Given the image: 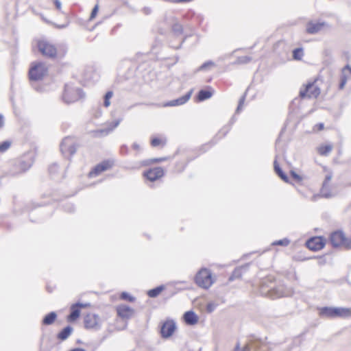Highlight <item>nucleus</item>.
I'll use <instances>...</instances> for the list:
<instances>
[{
  "instance_id": "obj_1",
  "label": "nucleus",
  "mask_w": 351,
  "mask_h": 351,
  "mask_svg": "<svg viewBox=\"0 0 351 351\" xmlns=\"http://www.w3.org/2000/svg\"><path fill=\"white\" fill-rule=\"evenodd\" d=\"M34 47L43 56L47 58H56L59 53L57 47L46 38L36 39Z\"/></svg>"
},
{
  "instance_id": "obj_2",
  "label": "nucleus",
  "mask_w": 351,
  "mask_h": 351,
  "mask_svg": "<svg viewBox=\"0 0 351 351\" xmlns=\"http://www.w3.org/2000/svg\"><path fill=\"white\" fill-rule=\"evenodd\" d=\"M319 77H317L312 80L308 81L304 84L299 91V97L300 99H316L320 93L321 90L317 85V82L319 80Z\"/></svg>"
},
{
  "instance_id": "obj_3",
  "label": "nucleus",
  "mask_w": 351,
  "mask_h": 351,
  "mask_svg": "<svg viewBox=\"0 0 351 351\" xmlns=\"http://www.w3.org/2000/svg\"><path fill=\"white\" fill-rule=\"evenodd\" d=\"M319 315L322 317L328 318L351 317V308L341 307H323L319 309Z\"/></svg>"
},
{
  "instance_id": "obj_4",
  "label": "nucleus",
  "mask_w": 351,
  "mask_h": 351,
  "mask_svg": "<svg viewBox=\"0 0 351 351\" xmlns=\"http://www.w3.org/2000/svg\"><path fill=\"white\" fill-rule=\"evenodd\" d=\"M48 73V68L43 62H34L31 64L28 76L32 81L42 80Z\"/></svg>"
},
{
  "instance_id": "obj_5",
  "label": "nucleus",
  "mask_w": 351,
  "mask_h": 351,
  "mask_svg": "<svg viewBox=\"0 0 351 351\" xmlns=\"http://www.w3.org/2000/svg\"><path fill=\"white\" fill-rule=\"evenodd\" d=\"M194 281L198 287L207 289L213 284L214 278L210 269L202 268L196 274Z\"/></svg>"
},
{
  "instance_id": "obj_6",
  "label": "nucleus",
  "mask_w": 351,
  "mask_h": 351,
  "mask_svg": "<svg viewBox=\"0 0 351 351\" xmlns=\"http://www.w3.org/2000/svg\"><path fill=\"white\" fill-rule=\"evenodd\" d=\"M329 240L333 247H344L351 249V239L347 237L341 230L332 232L330 235Z\"/></svg>"
},
{
  "instance_id": "obj_7",
  "label": "nucleus",
  "mask_w": 351,
  "mask_h": 351,
  "mask_svg": "<svg viewBox=\"0 0 351 351\" xmlns=\"http://www.w3.org/2000/svg\"><path fill=\"white\" fill-rule=\"evenodd\" d=\"M84 97L82 89L66 84L62 94V99L68 104L77 101Z\"/></svg>"
},
{
  "instance_id": "obj_8",
  "label": "nucleus",
  "mask_w": 351,
  "mask_h": 351,
  "mask_svg": "<svg viewBox=\"0 0 351 351\" xmlns=\"http://www.w3.org/2000/svg\"><path fill=\"white\" fill-rule=\"evenodd\" d=\"M77 143L74 138L67 136L63 139L60 145V150L66 158H71L77 150Z\"/></svg>"
},
{
  "instance_id": "obj_9",
  "label": "nucleus",
  "mask_w": 351,
  "mask_h": 351,
  "mask_svg": "<svg viewBox=\"0 0 351 351\" xmlns=\"http://www.w3.org/2000/svg\"><path fill=\"white\" fill-rule=\"evenodd\" d=\"M114 166V161L112 160H104L95 165L88 173L89 178H94L102 173L110 170Z\"/></svg>"
},
{
  "instance_id": "obj_10",
  "label": "nucleus",
  "mask_w": 351,
  "mask_h": 351,
  "mask_svg": "<svg viewBox=\"0 0 351 351\" xmlns=\"http://www.w3.org/2000/svg\"><path fill=\"white\" fill-rule=\"evenodd\" d=\"M326 239L323 237H313L306 242V246L311 251H319L323 249L326 245Z\"/></svg>"
},
{
  "instance_id": "obj_11",
  "label": "nucleus",
  "mask_w": 351,
  "mask_h": 351,
  "mask_svg": "<svg viewBox=\"0 0 351 351\" xmlns=\"http://www.w3.org/2000/svg\"><path fill=\"white\" fill-rule=\"evenodd\" d=\"M143 175L147 180L154 182L164 176L165 171L162 167H156L145 170Z\"/></svg>"
},
{
  "instance_id": "obj_12",
  "label": "nucleus",
  "mask_w": 351,
  "mask_h": 351,
  "mask_svg": "<svg viewBox=\"0 0 351 351\" xmlns=\"http://www.w3.org/2000/svg\"><path fill=\"white\" fill-rule=\"evenodd\" d=\"M176 328V324L173 320L167 319L165 321L160 328L162 337L165 339L170 337L174 333Z\"/></svg>"
},
{
  "instance_id": "obj_13",
  "label": "nucleus",
  "mask_w": 351,
  "mask_h": 351,
  "mask_svg": "<svg viewBox=\"0 0 351 351\" xmlns=\"http://www.w3.org/2000/svg\"><path fill=\"white\" fill-rule=\"evenodd\" d=\"M84 326L88 329H96L100 325V319L95 314L88 313L84 318Z\"/></svg>"
},
{
  "instance_id": "obj_14",
  "label": "nucleus",
  "mask_w": 351,
  "mask_h": 351,
  "mask_svg": "<svg viewBox=\"0 0 351 351\" xmlns=\"http://www.w3.org/2000/svg\"><path fill=\"white\" fill-rule=\"evenodd\" d=\"M167 143V138L164 134H154L150 137L149 143L152 147L162 149Z\"/></svg>"
},
{
  "instance_id": "obj_15",
  "label": "nucleus",
  "mask_w": 351,
  "mask_h": 351,
  "mask_svg": "<svg viewBox=\"0 0 351 351\" xmlns=\"http://www.w3.org/2000/svg\"><path fill=\"white\" fill-rule=\"evenodd\" d=\"M119 124V121L118 120L107 121L104 123V126L103 128L95 130V131H93V133L95 136L108 134L110 132H112L114 129H115L118 126Z\"/></svg>"
},
{
  "instance_id": "obj_16",
  "label": "nucleus",
  "mask_w": 351,
  "mask_h": 351,
  "mask_svg": "<svg viewBox=\"0 0 351 351\" xmlns=\"http://www.w3.org/2000/svg\"><path fill=\"white\" fill-rule=\"evenodd\" d=\"M86 306V304H74L70 308L71 313L67 317V321L73 322L77 320L81 313V309Z\"/></svg>"
},
{
  "instance_id": "obj_17",
  "label": "nucleus",
  "mask_w": 351,
  "mask_h": 351,
  "mask_svg": "<svg viewBox=\"0 0 351 351\" xmlns=\"http://www.w3.org/2000/svg\"><path fill=\"white\" fill-rule=\"evenodd\" d=\"M193 93V90H191L189 91L186 94L184 95L179 97L178 99L171 100L169 102H167L165 106H181L186 103L191 98Z\"/></svg>"
},
{
  "instance_id": "obj_18",
  "label": "nucleus",
  "mask_w": 351,
  "mask_h": 351,
  "mask_svg": "<svg viewBox=\"0 0 351 351\" xmlns=\"http://www.w3.org/2000/svg\"><path fill=\"white\" fill-rule=\"evenodd\" d=\"M324 23L319 22H308L306 25V33L309 34H315L320 32L324 27Z\"/></svg>"
},
{
  "instance_id": "obj_19",
  "label": "nucleus",
  "mask_w": 351,
  "mask_h": 351,
  "mask_svg": "<svg viewBox=\"0 0 351 351\" xmlns=\"http://www.w3.org/2000/svg\"><path fill=\"white\" fill-rule=\"evenodd\" d=\"M351 75V68L347 65L342 69V73L339 78L338 90L343 89L349 76Z\"/></svg>"
},
{
  "instance_id": "obj_20",
  "label": "nucleus",
  "mask_w": 351,
  "mask_h": 351,
  "mask_svg": "<svg viewBox=\"0 0 351 351\" xmlns=\"http://www.w3.org/2000/svg\"><path fill=\"white\" fill-rule=\"evenodd\" d=\"M183 319L184 322L188 325H195L197 324L199 317L193 311H186L184 315Z\"/></svg>"
},
{
  "instance_id": "obj_21",
  "label": "nucleus",
  "mask_w": 351,
  "mask_h": 351,
  "mask_svg": "<svg viewBox=\"0 0 351 351\" xmlns=\"http://www.w3.org/2000/svg\"><path fill=\"white\" fill-rule=\"evenodd\" d=\"M333 145L332 144H322L317 147V153L322 156H327L332 151Z\"/></svg>"
},
{
  "instance_id": "obj_22",
  "label": "nucleus",
  "mask_w": 351,
  "mask_h": 351,
  "mask_svg": "<svg viewBox=\"0 0 351 351\" xmlns=\"http://www.w3.org/2000/svg\"><path fill=\"white\" fill-rule=\"evenodd\" d=\"M118 315L122 318H128L130 315L131 310L130 307L125 305H119L117 307Z\"/></svg>"
},
{
  "instance_id": "obj_23",
  "label": "nucleus",
  "mask_w": 351,
  "mask_h": 351,
  "mask_svg": "<svg viewBox=\"0 0 351 351\" xmlns=\"http://www.w3.org/2000/svg\"><path fill=\"white\" fill-rule=\"evenodd\" d=\"M213 95V92L210 90H201L199 91L197 97V101H202L210 98Z\"/></svg>"
},
{
  "instance_id": "obj_24",
  "label": "nucleus",
  "mask_w": 351,
  "mask_h": 351,
  "mask_svg": "<svg viewBox=\"0 0 351 351\" xmlns=\"http://www.w3.org/2000/svg\"><path fill=\"white\" fill-rule=\"evenodd\" d=\"M57 315L55 312H51L46 315L42 321V324L48 326L52 324L56 319Z\"/></svg>"
},
{
  "instance_id": "obj_25",
  "label": "nucleus",
  "mask_w": 351,
  "mask_h": 351,
  "mask_svg": "<svg viewBox=\"0 0 351 351\" xmlns=\"http://www.w3.org/2000/svg\"><path fill=\"white\" fill-rule=\"evenodd\" d=\"M274 171L278 176L285 182H289L288 177L283 173L277 161L274 162Z\"/></svg>"
},
{
  "instance_id": "obj_26",
  "label": "nucleus",
  "mask_w": 351,
  "mask_h": 351,
  "mask_svg": "<svg viewBox=\"0 0 351 351\" xmlns=\"http://www.w3.org/2000/svg\"><path fill=\"white\" fill-rule=\"evenodd\" d=\"M165 289V286L161 285L147 291V295L150 298H156Z\"/></svg>"
},
{
  "instance_id": "obj_27",
  "label": "nucleus",
  "mask_w": 351,
  "mask_h": 351,
  "mask_svg": "<svg viewBox=\"0 0 351 351\" xmlns=\"http://www.w3.org/2000/svg\"><path fill=\"white\" fill-rule=\"evenodd\" d=\"M304 55V49L302 47L296 48L292 51V57L294 60H302Z\"/></svg>"
},
{
  "instance_id": "obj_28",
  "label": "nucleus",
  "mask_w": 351,
  "mask_h": 351,
  "mask_svg": "<svg viewBox=\"0 0 351 351\" xmlns=\"http://www.w3.org/2000/svg\"><path fill=\"white\" fill-rule=\"evenodd\" d=\"M258 342L256 341H249L246 345H245L243 348L239 346V344H237L233 351H250V346L254 344L258 343Z\"/></svg>"
},
{
  "instance_id": "obj_29",
  "label": "nucleus",
  "mask_w": 351,
  "mask_h": 351,
  "mask_svg": "<svg viewBox=\"0 0 351 351\" xmlns=\"http://www.w3.org/2000/svg\"><path fill=\"white\" fill-rule=\"evenodd\" d=\"M72 328L69 326L64 328L59 334L58 337L60 340H65L71 333Z\"/></svg>"
},
{
  "instance_id": "obj_30",
  "label": "nucleus",
  "mask_w": 351,
  "mask_h": 351,
  "mask_svg": "<svg viewBox=\"0 0 351 351\" xmlns=\"http://www.w3.org/2000/svg\"><path fill=\"white\" fill-rule=\"evenodd\" d=\"M113 97V92L108 91L104 97V106L108 108L110 106V99Z\"/></svg>"
},
{
  "instance_id": "obj_31",
  "label": "nucleus",
  "mask_w": 351,
  "mask_h": 351,
  "mask_svg": "<svg viewBox=\"0 0 351 351\" xmlns=\"http://www.w3.org/2000/svg\"><path fill=\"white\" fill-rule=\"evenodd\" d=\"M169 158V157L154 158H151L149 160H147V165L160 163V162L167 160Z\"/></svg>"
},
{
  "instance_id": "obj_32",
  "label": "nucleus",
  "mask_w": 351,
  "mask_h": 351,
  "mask_svg": "<svg viewBox=\"0 0 351 351\" xmlns=\"http://www.w3.org/2000/svg\"><path fill=\"white\" fill-rule=\"evenodd\" d=\"M324 170L326 172V175L324 183H323V186H328L329 185L330 182L331 178H332V173H331L330 171H329L328 170V169L326 167H324Z\"/></svg>"
},
{
  "instance_id": "obj_33",
  "label": "nucleus",
  "mask_w": 351,
  "mask_h": 351,
  "mask_svg": "<svg viewBox=\"0 0 351 351\" xmlns=\"http://www.w3.org/2000/svg\"><path fill=\"white\" fill-rule=\"evenodd\" d=\"M188 162H189V160H186L184 162L176 164V167H175L176 171L178 173L183 171L184 169H185V167H186Z\"/></svg>"
},
{
  "instance_id": "obj_34",
  "label": "nucleus",
  "mask_w": 351,
  "mask_h": 351,
  "mask_svg": "<svg viewBox=\"0 0 351 351\" xmlns=\"http://www.w3.org/2000/svg\"><path fill=\"white\" fill-rule=\"evenodd\" d=\"M324 124L323 123H317L315 124L313 128H312V132H314V133H318L321 131H322L323 130H324Z\"/></svg>"
},
{
  "instance_id": "obj_35",
  "label": "nucleus",
  "mask_w": 351,
  "mask_h": 351,
  "mask_svg": "<svg viewBox=\"0 0 351 351\" xmlns=\"http://www.w3.org/2000/svg\"><path fill=\"white\" fill-rule=\"evenodd\" d=\"M291 177L297 182H301L303 180V178L301 175L298 174L293 171L290 172Z\"/></svg>"
},
{
  "instance_id": "obj_36",
  "label": "nucleus",
  "mask_w": 351,
  "mask_h": 351,
  "mask_svg": "<svg viewBox=\"0 0 351 351\" xmlns=\"http://www.w3.org/2000/svg\"><path fill=\"white\" fill-rule=\"evenodd\" d=\"M10 141H4L1 143H0V152H5L7 149H9V147H10Z\"/></svg>"
},
{
  "instance_id": "obj_37",
  "label": "nucleus",
  "mask_w": 351,
  "mask_h": 351,
  "mask_svg": "<svg viewBox=\"0 0 351 351\" xmlns=\"http://www.w3.org/2000/svg\"><path fill=\"white\" fill-rule=\"evenodd\" d=\"M251 341H256L258 343H256V344H254L253 346H250V351H259L258 350V348L262 344L261 341L260 340L257 339H252Z\"/></svg>"
},
{
  "instance_id": "obj_38",
  "label": "nucleus",
  "mask_w": 351,
  "mask_h": 351,
  "mask_svg": "<svg viewBox=\"0 0 351 351\" xmlns=\"http://www.w3.org/2000/svg\"><path fill=\"white\" fill-rule=\"evenodd\" d=\"M289 243V241L287 239H282V240H278V241H276L275 242H274V245H283V246H287L288 245Z\"/></svg>"
},
{
  "instance_id": "obj_39",
  "label": "nucleus",
  "mask_w": 351,
  "mask_h": 351,
  "mask_svg": "<svg viewBox=\"0 0 351 351\" xmlns=\"http://www.w3.org/2000/svg\"><path fill=\"white\" fill-rule=\"evenodd\" d=\"M98 10H99V5L97 4L95 5V7L93 8V9L91 12L90 16V19H93L96 17Z\"/></svg>"
},
{
  "instance_id": "obj_40",
  "label": "nucleus",
  "mask_w": 351,
  "mask_h": 351,
  "mask_svg": "<svg viewBox=\"0 0 351 351\" xmlns=\"http://www.w3.org/2000/svg\"><path fill=\"white\" fill-rule=\"evenodd\" d=\"M216 304H214V303H208L207 305H206V311L208 313H211L212 311H214V309L216 307Z\"/></svg>"
},
{
  "instance_id": "obj_41",
  "label": "nucleus",
  "mask_w": 351,
  "mask_h": 351,
  "mask_svg": "<svg viewBox=\"0 0 351 351\" xmlns=\"http://www.w3.org/2000/svg\"><path fill=\"white\" fill-rule=\"evenodd\" d=\"M120 298L123 300H128L130 301L132 300V298L125 293H122L120 295Z\"/></svg>"
},
{
  "instance_id": "obj_42",
  "label": "nucleus",
  "mask_w": 351,
  "mask_h": 351,
  "mask_svg": "<svg viewBox=\"0 0 351 351\" xmlns=\"http://www.w3.org/2000/svg\"><path fill=\"white\" fill-rule=\"evenodd\" d=\"M53 3L55 4L56 8L58 10H61V3L60 2V1L59 0H53Z\"/></svg>"
},
{
  "instance_id": "obj_43",
  "label": "nucleus",
  "mask_w": 351,
  "mask_h": 351,
  "mask_svg": "<svg viewBox=\"0 0 351 351\" xmlns=\"http://www.w3.org/2000/svg\"><path fill=\"white\" fill-rule=\"evenodd\" d=\"M3 123H4L3 117L2 114H0V129L3 127Z\"/></svg>"
},
{
  "instance_id": "obj_44",
  "label": "nucleus",
  "mask_w": 351,
  "mask_h": 351,
  "mask_svg": "<svg viewBox=\"0 0 351 351\" xmlns=\"http://www.w3.org/2000/svg\"><path fill=\"white\" fill-rule=\"evenodd\" d=\"M274 291V290H271L269 293L270 294V296L272 298V300H274L276 296L273 295V292Z\"/></svg>"
},
{
  "instance_id": "obj_45",
  "label": "nucleus",
  "mask_w": 351,
  "mask_h": 351,
  "mask_svg": "<svg viewBox=\"0 0 351 351\" xmlns=\"http://www.w3.org/2000/svg\"><path fill=\"white\" fill-rule=\"evenodd\" d=\"M71 351H85V350L83 349H81V348H75V349L71 350Z\"/></svg>"
},
{
  "instance_id": "obj_46",
  "label": "nucleus",
  "mask_w": 351,
  "mask_h": 351,
  "mask_svg": "<svg viewBox=\"0 0 351 351\" xmlns=\"http://www.w3.org/2000/svg\"><path fill=\"white\" fill-rule=\"evenodd\" d=\"M65 53H66V51H65V50H64V51H62V56H64L65 55Z\"/></svg>"
},
{
  "instance_id": "obj_47",
  "label": "nucleus",
  "mask_w": 351,
  "mask_h": 351,
  "mask_svg": "<svg viewBox=\"0 0 351 351\" xmlns=\"http://www.w3.org/2000/svg\"><path fill=\"white\" fill-rule=\"evenodd\" d=\"M208 64H210V65L213 64V62H209Z\"/></svg>"
}]
</instances>
